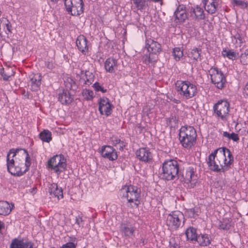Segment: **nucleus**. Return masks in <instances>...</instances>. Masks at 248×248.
Returning a JSON list of instances; mask_svg holds the SVG:
<instances>
[{
  "instance_id": "1",
  "label": "nucleus",
  "mask_w": 248,
  "mask_h": 248,
  "mask_svg": "<svg viewBox=\"0 0 248 248\" xmlns=\"http://www.w3.org/2000/svg\"><path fill=\"white\" fill-rule=\"evenodd\" d=\"M233 161V156L230 150L222 147L216 149L209 155L207 164L212 170L225 172L231 168Z\"/></svg>"
},
{
  "instance_id": "2",
  "label": "nucleus",
  "mask_w": 248,
  "mask_h": 248,
  "mask_svg": "<svg viewBox=\"0 0 248 248\" xmlns=\"http://www.w3.org/2000/svg\"><path fill=\"white\" fill-rule=\"evenodd\" d=\"M10 153H14L13 157H16V165L8 171L12 175L20 176L29 170L31 159L26 150L23 148H12Z\"/></svg>"
},
{
  "instance_id": "3",
  "label": "nucleus",
  "mask_w": 248,
  "mask_h": 248,
  "mask_svg": "<svg viewBox=\"0 0 248 248\" xmlns=\"http://www.w3.org/2000/svg\"><path fill=\"white\" fill-rule=\"evenodd\" d=\"M65 89H60L58 93V101L62 105H68L74 100L73 95L69 90L76 91L79 83L77 78H66L64 80Z\"/></svg>"
},
{
  "instance_id": "4",
  "label": "nucleus",
  "mask_w": 248,
  "mask_h": 248,
  "mask_svg": "<svg viewBox=\"0 0 248 248\" xmlns=\"http://www.w3.org/2000/svg\"><path fill=\"white\" fill-rule=\"evenodd\" d=\"M179 139L180 143L185 148H190L196 141L197 133L192 126H182L179 130Z\"/></svg>"
},
{
  "instance_id": "5",
  "label": "nucleus",
  "mask_w": 248,
  "mask_h": 248,
  "mask_svg": "<svg viewBox=\"0 0 248 248\" xmlns=\"http://www.w3.org/2000/svg\"><path fill=\"white\" fill-rule=\"evenodd\" d=\"M179 166L176 160H169L165 161L162 165V177L169 181L174 179L178 176Z\"/></svg>"
},
{
  "instance_id": "6",
  "label": "nucleus",
  "mask_w": 248,
  "mask_h": 248,
  "mask_svg": "<svg viewBox=\"0 0 248 248\" xmlns=\"http://www.w3.org/2000/svg\"><path fill=\"white\" fill-rule=\"evenodd\" d=\"M123 197L125 198L128 203H133L138 207L140 204V189L133 185L125 186L121 190Z\"/></svg>"
},
{
  "instance_id": "7",
  "label": "nucleus",
  "mask_w": 248,
  "mask_h": 248,
  "mask_svg": "<svg viewBox=\"0 0 248 248\" xmlns=\"http://www.w3.org/2000/svg\"><path fill=\"white\" fill-rule=\"evenodd\" d=\"M175 87L178 93L186 99L193 97L197 92L196 86L188 81L178 80Z\"/></svg>"
},
{
  "instance_id": "8",
  "label": "nucleus",
  "mask_w": 248,
  "mask_h": 248,
  "mask_svg": "<svg viewBox=\"0 0 248 248\" xmlns=\"http://www.w3.org/2000/svg\"><path fill=\"white\" fill-rule=\"evenodd\" d=\"M66 161L63 155H56L51 157L47 162V167L59 174L66 169Z\"/></svg>"
},
{
  "instance_id": "9",
  "label": "nucleus",
  "mask_w": 248,
  "mask_h": 248,
  "mask_svg": "<svg viewBox=\"0 0 248 248\" xmlns=\"http://www.w3.org/2000/svg\"><path fill=\"white\" fill-rule=\"evenodd\" d=\"M64 5L68 14L72 16H78L83 13L82 0H64Z\"/></svg>"
},
{
  "instance_id": "10",
  "label": "nucleus",
  "mask_w": 248,
  "mask_h": 248,
  "mask_svg": "<svg viewBox=\"0 0 248 248\" xmlns=\"http://www.w3.org/2000/svg\"><path fill=\"white\" fill-rule=\"evenodd\" d=\"M183 214L178 211L172 212L167 218V224L171 229L177 230L184 224Z\"/></svg>"
},
{
  "instance_id": "11",
  "label": "nucleus",
  "mask_w": 248,
  "mask_h": 248,
  "mask_svg": "<svg viewBox=\"0 0 248 248\" xmlns=\"http://www.w3.org/2000/svg\"><path fill=\"white\" fill-rule=\"evenodd\" d=\"M229 103L225 100H219L213 107V109L217 117L222 121L227 120L229 117Z\"/></svg>"
},
{
  "instance_id": "12",
  "label": "nucleus",
  "mask_w": 248,
  "mask_h": 248,
  "mask_svg": "<svg viewBox=\"0 0 248 248\" xmlns=\"http://www.w3.org/2000/svg\"><path fill=\"white\" fill-rule=\"evenodd\" d=\"M174 21L177 24H181L187 19L188 14L185 5H179L173 14Z\"/></svg>"
},
{
  "instance_id": "13",
  "label": "nucleus",
  "mask_w": 248,
  "mask_h": 248,
  "mask_svg": "<svg viewBox=\"0 0 248 248\" xmlns=\"http://www.w3.org/2000/svg\"><path fill=\"white\" fill-rule=\"evenodd\" d=\"M112 106L110 104L109 99L103 97L100 99L99 102V111L102 115L108 116L111 114Z\"/></svg>"
},
{
  "instance_id": "14",
  "label": "nucleus",
  "mask_w": 248,
  "mask_h": 248,
  "mask_svg": "<svg viewBox=\"0 0 248 248\" xmlns=\"http://www.w3.org/2000/svg\"><path fill=\"white\" fill-rule=\"evenodd\" d=\"M101 153L102 156L109 160H115L118 158L117 153L116 150L110 146H103L102 147Z\"/></svg>"
},
{
  "instance_id": "15",
  "label": "nucleus",
  "mask_w": 248,
  "mask_h": 248,
  "mask_svg": "<svg viewBox=\"0 0 248 248\" xmlns=\"http://www.w3.org/2000/svg\"><path fill=\"white\" fill-rule=\"evenodd\" d=\"M145 47L148 52L152 54H157L161 51V45L151 38L146 40Z\"/></svg>"
},
{
  "instance_id": "16",
  "label": "nucleus",
  "mask_w": 248,
  "mask_h": 248,
  "mask_svg": "<svg viewBox=\"0 0 248 248\" xmlns=\"http://www.w3.org/2000/svg\"><path fill=\"white\" fill-rule=\"evenodd\" d=\"M137 157L140 160L144 162H149L152 159V154L150 150L146 148H141L137 151Z\"/></svg>"
},
{
  "instance_id": "17",
  "label": "nucleus",
  "mask_w": 248,
  "mask_h": 248,
  "mask_svg": "<svg viewBox=\"0 0 248 248\" xmlns=\"http://www.w3.org/2000/svg\"><path fill=\"white\" fill-rule=\"evenodd\" d=\"M205 10L210 14H215L217 10L218 3L217 0H203Z\"/></svg>"
},
{
  "instance_id": "18",
  "label": "nucleus",
  "mask_w": 248,
  "mask_h": 248,
  "mask_svg": "<svg viewBox=\"0 0 248 248\" xmlns=\"http://www.w3.org/2000/svg\"><path fill=\"white\" fill-rule=\"evenodd\" d=\"M190 14L191 17L196 20H202L205 17V14L203 9L199 6L192 8Z\"/></svg>"
},
{
  "instance_id": "19",
  "label": "nucleus",
  "mask_w": 248,
  "mask_h": 248,
  "mask_svg": "<svg viewBox=\"0 0 248 248\" xmlns=\"http://www.w3.org/2000/svg\"><path fill=\"white\" fill-rule=\"evenodd\" d=\"M76 44L78 49L82 53L88 51L87 40L84 35H80L78 37Z\"/></svg>"
},
{
  "instance_id": "20",
  "label": "nucleus",
  "mask_w": 248,
  "mask_h": 248,
  "mask_svg": "<svg viewBox=\"0 0 248 248\" xmlns=\"http://www.w3.org/2000/svg\"><path fill=\"white\" fill-rule=\"evenodd\" d=\"M49 193L50 195L57 197L58 199H60V198H63L62 188L59 187L58 185L55 183L50 185L49 187Z\"/></svg>"
},
{
  "instance_id": "21",
  "label": "nucleus",
  "mask_w": 248,
  "mask_h": 248,
  "mask_svg": "<svg viewBox=\"0 0 248 248\" xmlns=\"http://www.w3.org/2000/svg\"><path fill=\"white\" fill-rule=\"evenodd\" d=\"M135 231V228L130 224H123L120 227L121 232L125 236L132 237Z\"/></svg>"
},
{
  "instance_id": "22",
  "label": "nucleus",
  "mask_w": 248,
  "mask_h": 248,
  "mask_svg": "<svg viewBox=\"0 0 248 248\" xmlns=\"http://www.w3.org/2000/svg\"><path fill=\"white\" fill-rule=\"evenodd\" d=\"M10 248H31V245L29 247V243L24 239L15 238L12 240Z\"/></svg>"
},
{
  "instance_id": "23",
  "label": "nucleus",
  "mask_w": 248,
  "mask_h": 248,
  "mask_svg": "<svg viewBox=\"0 0 248 248\" xmlns=\"http://www.w3.org/2000/svg\"><path fill=\"white\" fill-rule=\"evenodd\" d=\"M105 67L107 71L112 73L117 69V62L112 58L107 59L105 62Z\"/></svg>"
},
{
  "instance_id": "24",
  "label": "nucleus",
  "mask_w": 248,
  "mask_h": 248,
  "mask_svg": "<svg viewBox=\"0 0 248 248\" xmlns=\"http://www.w3.org/2000/svg\"><path fill=\"white\" fill-rule=\"evenodd\" d=\"M182 176L184 178V182L186 183H190L192 184L196 182L197 177L195 175L194 171L192 169H189L187 170L185 174H183Z\"/></svg>"
},
{
  "instance_id": "25",
  "label": "nucleus",
  "mask_w": 248,
  "mask_h": 248,
  "mask_svg": "<svg viewBox=\"0 0 248 248\" xmlns=\"http://www.w3.org/2000/svg\"><path fill=\"white\" fill-rule=\"evenodd\" d=\"M12 207H11L8 202L6 201L0 202V215L6 216L9 214L14 206V204H12Z\"/></svg>"
},
{
  "instance_id": "26",
  "label": "nucleus",
  "mask_w": 248,
  "mask_h": 248,
  "mask_svg": "<svg viewBox=\"0 0 248 248\" xmlns=\"http://www.w3.org/2000/svg\"><path fill=\"white\" fill-rule=\"evenodd\" d=\"M222 56L224 58H227L229 60H234L238 57V53L232 50L224 48L221 52Z\"/></svg>"
},
{
  "instance_id": "27",
  "label": "nucleus",
  "mask_w": 248,
  "mask_h": 248,
  "mask_svg": "<svg viewBox=\"0 0 248 248\" xmlns=\"http://www.w3.org/2000/svg\"><path fill=\"white\" fill-rule=\"evenodd\" d=\"M200 51V49L197 48H194L188 54V56L193 63H196L198 61L201 60Z\"/></svg>"
},
{
  "instance_id": "28",
  "label": "nucleus",
  "mask_w": 248,
  "mask_h": 248,
  "mask_svg": "<svg viewBox=\"0 0 248 248\" xmlns=\"http://www.w3.org/2000/svg\"><path fill=\"white\" fill-rule=\"evenodd\" d=\"M200 246H207L210 244V240L207 234H200L198 235L196 240Z\"/></svg>"
},
{
  "instance_id": "29",
  "label": "nucleus",
  "mask_w": 248,
  "mask_h": 248,
  "mask_svg": "<svg viewBox=\"0 0 248 248\" xmlns=\"http://www.w3.org/2000/svg\"><path fill=\"white\" fill-rule=\"evenodd\" d=\"M186 235L187 240L196 241L198 234L196 229L193 227H189L186 231Z\"/></svg>"
},
{
  "instance_id": "30",
  "label": "nucleus",
  "mask_w": 248,
  "mask_h": 248,
  "mask_svg": "<svg viewBox=\"0 0 248 248\" xmlns=\"http://www.w3.org/2000/svg\"><path fill=\"white\" fill-rule=\"evenodd\" d=\"M3 28L5 33L8 34L11 33L12 26L10 21L5 18L0 19V27Z\"/></svg>"
},
{
  "instance_id": "31",
  "label": "nucleus",
  "mask_w": 248,
  "mask_h": 248,
  "mask_svg": "<svg viewBox=\"0 0 248 248\" xmlns=\"http://www.w3.org/2000/svg\"><path fill=\"white\" fill-rule=\"evenodd\" d=\"M51 135V132L48 130H44L39 134L41 140L44 142L48 143L52 140Z\"/></svg>"
},
{
  "instance_id": "32",
  "label": "nucleus",
  "mask_w": 248,
  "mask_h": 248,
  "mask_svg": "<svg viewBox=\"0 0 248 248\" xmlns=\"http://www.w3.org/2000/svg\"><path fill=\"white\" fill-rule=\"evenodd\" d=\"M13 154L14 155V153H10V150L6 156V161H7V170L9 171L10 169H11L15 165H16V160L13 158V156H12V158L11 159L10 155Z\"/></svg>"
},
{
  "instance_id": "33",
  "label": "nucleus",
  "mask_w": 248,
  "mask_h": 248,
  "mask_svg": "<svg viewBox=\"0 0 248 248\" xmlns=\"http://www.w3.org/2000/svg\"><path fill=\"white\" fill-rule=\"evenodd\" d=\"M82 94L84 100L86 101L92 100L94 97V93L93 91L89 89H84Z\"/></svg>"
},
{
  "instance_id": "34",
  "label": "nucleus",
  "mask_w": 248,
  "mask_h": 248,
  "mask_svg": "<svg viewBox=\"0 0 248 248\" xmlns=\"http://www.w3.org/2000/svg\"><path fill=\"white\" fill-rule=\"evenodd\" d=\"M208 73L210 78H221L223 76L221 71L217 68H211Z\"/></svg>"
},
{
  "instance_id": "35",
  "label": "nucleus",
  "mask_w": 248,
  "mask_h": 248,
  "mask_svg": "<svg viewBox=\"0 0 248 248\" xmlns=\"http://www.w3.org/2000/svg\"><path fill=\"white\" fill-rule=\"evenodd\" d=\"M211 79L212 82L218 89L223 88L226 82V78H211Z\"/></svg>"
},
{
  "instance_id": "36",
  "label": "nucleus",
  "mask_w": 248,
  "mask_h": 248,
  "mask_svg": "<svg viewBox=\"0 0 248 248\" xmlns=\"http://www.w3.org/2000/svg\"><path fill=\"white\" fill-rule=\"evenodd\" d=\"M173 55L176 61H179L183 56V50L179 47H175L173 50Z\"/></svg>"
},
{
  "instance_id": "37",
  "label": "nucleus",
  "mask_w": 248,
  "mask_h": 248,
  "mask_svg": "<svg viewBox=\"0 0 248 248\" xmlns=\"http://www.w3.org/2000/svg\"><path fill=\"white\" fill-rule=\"evenodd\" d=\"M231 223L230 220L227 218L223 219L220 221L219 224V227L220 229L227 230L230 229Z\"/></svg>"
},
{
  "instance_id": "38",
  "label": "nucleus",
  "mask_w": 248,
  "mask_h": 248,
  "mask_svg": "<svg viewBox=\"0 0 248 248\" xmlns=\"http://www.w3.org/2000/svg\"><path fill=\"white\" fill-rule=\"evenodd\" d=\"M134 4L138 10H142L146 5L147 0H133Z\"/></svg>"
},
{
  "instance_id": "39",
  "label": "nucleus",
  "mask_w": 248,
  "mask_h": 248,
  "mask_svg": "<svg viewBox=\"0 0 248 248\" xmlns=\"http://www.w3.org/2000/svg\"><path fill=\"white\" fill-rule=\"evenodd\" d=\"M223 136L228 138L229 140H232L233 141H237L239 140L238 135L235 133H229L225 131L223 133Z\"/></svg>"
},
{
  "instance_id": "40",
  "label": "nucleus",
  "mask_w": 248,
  "mask_h": 248,
  "mask_svg": "<svg viewBox=\"0 0 248 248\" xmlns=\"http://www.w3.org/2000/svg\"><path fill=\"white\" fill-rule=\"evenodd\" d=\"M240 61L244 65L248 64V49H246L240 56Z\"/></svg>"
},
{
  "instance_id": "41",
  "label": "nucleus",
  "mask_w": 248,
  "mask_h": 248,
  "mask_svg": "<svg viewBox=\"0 0 248 248\" xmlns=\"http://www.w3.org/2000/svg\"><path fill=\"white\" fill-rule=\"evenodd\" d=\"M15 72L14 69L11 68H7L5 69V73L3 72L1 75L3 78H11L14 76Z\"/></svg>"
},
{
  "instance_id": "42",
  "label": "nucleus",
  "mask_w": 248,
  "mask_h": 248,
  "mask_svg": "<svg viewBox=\"0 0 248 248\" xmlns=\"http://www.w3.org/2000/svg\"><path fill=\"white\" fill-rule=\"evenodd\" d=\"M233 2L235 6H239L242 9L247 8L248 5L246 2L241 0H233Z\"/></svg>"
},
{
  "instance_id": "43",
  "label": "nucleus",
  "mask_w": 248,
  "mask_h": 248,
  "mask_svg": "<svg viewBox=\"0 0 248 248\" xmlns=\"http://www.w3.org/2000/svg\"><path fill=\"white\" fill-rule=\"evenodd\" d=\"M151 54H149V55H145L143 57V62L146 64H153L154 63L155 61L153 60V58H151Z\"/></svg>"
},
{
  "instance_id": "44",
  "label": "nucleus",
  "mask_w": 248,
  "mask_h": 248,
  "mask_svg": "<svg viewBox=\"0 0 248 248\" xmlns=\"http://www.w3.org/2000/svg\"><path fill=\"white\" fill-rule=\"evenodd\" d=\"M189 215L191 217H195L196 216L198 215L199 209L198 208H191L187 210Z\"/></svg>"
},
{
  "instance_id": "45",
  "label": "nucleus",
  "mask_w": 248,
  "mask_h": 248,
  "mask_svg": "<svg viewBox=\"0 0 248 248\" xmlns=\"http://www.w3.org/2000/svg\"><path fill=\"white\" fill-rule=\"evenodd\" d=\"M76 245L73 242H68L63 245L61 248H76Z\"/></svg>"
},
{
  "instance_id": "46",
  "label": "nucleus",
  "mask_w": 248,
  "mask_h": 248,
  "mask_svg": "<svg viewBox=\"0 0 248 248\" xmlns=\"http://www.w3.org/2000/svg\"><path fill=\"white\" fill-rule=\"evenodd\" d=\"M111 141L112 145L114 146H117V144H119L121 140L118 137H112L111 139Z\"/></svg>"
},
{
  "instance_id": "47",
  "label": "nucleus",
  "mask_w": 248,
  "mask_h": 248,
  "mask_svg": "<svg viewBox=\"0 0 248 248\" xmlns=\"http://www.w3.org/2000/svg\"><path fill=\"white\" fill-rule=\"evenodd\" d=\"M243 94L244 97L248 99V82L245 84L243 88Z\"/></svg>"
},
{
  "instance_id": "48",
  "label": "nucleus",
  "mask_w": 248,
  "mask_h": 248,
  "mask_svg": "<svg viewBox=\"0 0 248 248\" xmlns=\"http://www.w3.org/2000/svg\"><path fill=\"white\" fill-rule=\"evenodd\" d=\"M83 219L82 218L79 216H78L76 218V223L78 225L79 227L83 226Z\"/></svg>"
},
{
  "instance_id": "49",
  "label": "nucleus",
  "mask_w": 248,
  "mask_h": 248,
  "mask_svg": "<svg viewBox=\"0 0 248 248\" xmlns=\"http://www.w3.org/2000/svg\"><path fill=\"white\" fill-rule=\"evenodd\" d=\"M118 146V148L120 150H123L125 146V143L123 141H121L119 144H117Z\"/></svg>"
},
{
  "instance_id": "50",
  "label": "nucleus",
  "mask_w": 248,
  "mask_h": 248,
  "mask_svg": "<svg viewBox=\"0 0 248 248\" xmlns=\"http://www.w3.org/2000/svg\"><path fill=\"white\" fill-rule=\"evenodd\" d=\"M93 87L94 88L95 90L96 91H100V89L102 87V86H100L99 83L98 82H95L93 84Z\"/></svg>"
},
{
  "instance_id": "51",
  "label": "nucleus",
  "mask_w": 248,
  "mask_h": 248,
  "mask_svg": "<svg viewBox=\"0 0 248 248\" xmlns=\"http://www.w3.org/2000/svg\"><path fill=\"white\" fill-rule=\"evenodd\" d=\"M100 91H101L102 93H105L107 92V90L104 89L102 87L100 88Z\"/></svg>"
},
{
  "instance_id": "52",
  "label": "nucleus",
  "mask_w": 248,
  "mask_h": 248,
  "mask_svg": "<svg viewBox=\"0 0 248 248\" xmlns=\"http://www.w3.org/2000/svg\"><path fill=\"white\" fill-rule=\"evenodd\" d=\"M36 192V187H33V188H32V194H34V193H35Z\"/></svg>"
},
{
  "instance_id": "53",
  "label": "nucleus",
  "mask_w": 248,
  "mask_h": 248,
  "mask_svg": "<svg viewBox=\"0 0 248 248\" xmlns=\"http://www.w3.org/2000/svg\"><path fill=\"white\" fill-rule=\"evenodd\" d=\"M152 1H153L154 2H158L160 1H161V0H152Z\"/></svg>"
},
{
  "instance_id": "54",
  "label": "nucleus",
  "mask_w": 248,
  "mask_h": 248,
  "mask_svg": "<svg viewBox=\"0 0 248 248\" xmlns=\"http://www.w3.org/2000/svg\"><path fill=\"white\" fill-rule=\"evenodd\" d=\"M4 80H5V81H8L9 78H3Z\"/></svg>"
},
{
  "instance_id": "55",
  "label": "nucleus",
  "mask_w": 248,
  "mask_h": 248,
  "mask_svg": "<svg viewBox=\"0 0 248 248\" xmlns=\"http://www.w3.org/2000/svg\"><path fill=\"white\" fill-rule=\"evenodd\" d=\"M86 76H89V75H88V74H87V73L90 74V73L89 72H86Z\"/></svg>"
},
{
  "instance_id": "56",
  "label": "nucleus",
  "mask_w": 248,
  "mask_h": 248,
  "mask_svg": "<svg viewBox=\"0 0 248 248\" xmlns=\"http://www.w3.org/2000/svg\"><path fill=\"white\" fill-rule=\"evenodd\" d=\"M170 248H175L174 247L171 246Z\"/></svg>"
},
{
  "instance_id": "57",
  "label": "nucleus",
  "mask_w": 248,
  "mask_h": 248,
  "mask_svg": "<svg viewBox=\"0 0 248 248\" xmlns=\"http://www.w3.org/2000/svg\"><path fill=\"white\" fill-rule=\"evenodd\" d=\"M19 158H20V159H22V157L20 156L19 157Z\"/></svg>"
}]
</instances>
